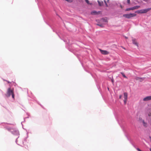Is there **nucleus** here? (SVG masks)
I'll use <instances>...</instances> for the list:
<instances>
[{"mask_svg": "<svg viewBox=\"0 0 151 151\" xmlns=\"http://www.w3.org/2000/svg\"><path fill=\"white\" fill-rule=\"evenodd\" d=\"M11 95H12V97L14 98V94L13 92V89H12L11 88H8L6 96L7 97H9Z\"/></svg>", "mask_w": 151, "mask_h": 151, "instance_id": "f257e3e1", "label": "nucleus"}, {"mask_svg": "<svg viewBox=\"0 0 151 151\" xmlns=\"http://www.w3.org/2000/svg\"><path fill=\"white\" fill-rule=\"evenodd\" d=\"M136 14L135 13H130L129 14H124L123 16L127 19H129L131 17H135Z\"/></svg>", "mask_w": 151, "mask_h": 151, "instance_id": "f03ea898", "label": "nucleus"}, {"mask_svg": "<svg viewBox=\"0 0 151 151\" xmlns=\"http://www.w3.org/2000/svg\"><path fill=\"white\" fill-rule=\"evenodd\" d=\"M151 9V8H149L145 9H143L139 10H138L135 12V13L138 14L145 13L147 12Z\"/></svg>", "mask_w": 151, "mask_h": 151, "instance_id": "7ed1b4c3", "label": "nucleus"}, {"mask_svg": "<svg viewBox=\"0 0 151 151\" xmlns=\"http://www.w3.org/2000/svg\"><path fill=\"white\" fill-rule=\"evenodd\" d=\"M140 7V6H134L133 7H131V8L126 9L125 10V11H129L130 10H133L135 9H137L139 8Z\"/></svg>", "mask_w": 151, "mask_h": 151, "instance_id": "20e7f679", "label": "nucleus"}, {"mask_svg": "<svg viewBox=\"0 0 151 151\" xmlns=\"http://www.w3.org/2000/svg\"><path fill=\"white\" fill-rule=\"evenodd\" d=\"M124 104H126L127 103V96H128L127 93L126 92L124 93Z\"/></svg>", "mask_w": 151, "mask_h": 151, "instance_id": "39448f33", "label": "nucleus"}, {"mask_svg": "<svg viewBox=\"0 0 151 151\" xmlns=\"http://www.w3.org/2000/svg\"><path fill=\"white\" fill-rule=\"evenodd\" d=\"M91 14L92 15H98L101 14V12L99 11L97 12L95 11H93L91 12Z\"/></svg>", "mask_w": 151, "mask_h": 151, "instance_id": "423d86ee", "label": "nucleus"}, {"mask_svg": "<svg viewBox=\"0 0 151 151\" xmlns=\"http://www.w3.org/2000/svg\"><path fill=\"white\" fill-rule=\"evenodd\" d=\"M101 53L103 55H107L109 53V52L106 50H100Z\"/></svg>", "mask_w": 151, "mask_h": 151, "instance_id": "0eeeda50", "label": "nucleus"}, {"mask_svg": "<svg viewBox=\"0 0 151 151\" xmlns=\"http://www.w3.org/2000/svg\"><path fill=\"white\" fill-rule=\"evenodd\" d=\"M151 100V96H147L143 99L144 101H147Z\"/></svg>", "mask_w": 151, "mask_h": 151, "instance_id": "6e6552de", "label": "nucleus"}, {"mask_svg": "<svg viewBox=\"0 0 151 151\" xmlns=\"http://www.w3.org/2000/svg\"><path fill=\"white\" fill-rule=\"evenodd\" d=\"M132 43L138 47V43L137 41L135 39L133 38L132 39Z\"/></svg>", "mask_w": 151, "mask_h": 151, "instance_id": "1a4fd4ad", "label": "nucleus"}, {"mask_svg": "<svg viewBox=\"0 0 151 151\" xmlns=\"http://www.w3.org/2000/svg\"><path fill=\"white\" fill-rule=\"evenodd\" d=\"M97 2L99 6H101L103 5V2L102 1H100L98 0L97 1Z\"/></svg>", "mask_w": 151, "mask_h": 151, "instance_id": "9d476101", "label": "nucleus"}, {"mask_svg": "<svg viewBox=\"0 0 151 151\" xmlns=\"http://www.w3.org/2000/svg\"><path fill=\"white\" fill-rule=\"evenodd\" d=\"M142 123H143V126L145 127H147V123L145 122V121H144V120H142Z\"/></svg>", "mask_w": 151, "mask_h": 151, "instance_id": "9b49d317", "label": "nucleus"}, {"mask_svg": "<svg viewBox=\"0 0 151 151\" xmlns=\"http://www.w3.org/2000/svg\"><path fill=\"white\" fill-rule=\"evenodd\" d=\"M136 80H139L140 81H142L143 80L144 78H140L139 77H137L136 78Z\"/></svg>", "mask_w": 151, "mask_h": 151, "instance_id": "f8f14e48", "label": "nucleus"}, {"mask_svg": "<svg viewBox=\"0 0 151 151\" xmlns=\"http://www.w3.org/2000/svg\"><path fill=\"white\" fill-rule=\"evenodd\" d=\"M85 1L88 4L91 5L92 4V3H89V1L88 0H85Z\"/></svg>", "mask_w": 151, "mask_h": 151, "instance_id": "ddd939ff", "label": "nucleus"}, {"mask_svg": "<svg viewBox=\"0 0 151 151\" xmlns=\"http://www.w3.org/2000/svg\"><path fill=\"white\" fill-rule=\"evenodd\" d=\"M97 25L101 27H104L103 25L102 24H97Z\"/></svg>", "mask_w": 151, "mask_h": 151, "instance_id": "4468645a", "label": "nucleus"}, {"mask_svg": "<svg viewBox=\"0 0 151 151\" xmlns=\"http://www.w3.org/2000/svg\"><path fill=\"white\" fill-rule=\"evenodd\" d=\"M121 74H122V75L125 78H127V77H126L125 75L124 74V73H121Z\"/></svg>", "mask_w": 151, "mask_h": 151, "instance_id": "2eb2a0df", "label": "nucleus"}, {"mask_svg": "<svg viewBox=\"0 0 151 151\" xmlns=\"http://www.w3.org/2000/svg\"><path fill=\"white\" fill-rule=\"evenodd\" d=\"M65 0L69 2H71L73 1V0Z\"/></svg>", "mask_w": 151, "mask_h": 151, "instance_id": "dca6fc26", "label": "nucleus"}, {"mask_svg": "<svg viewBox=\"0 0 151 151\" xmlns=\"http://www.w3.org/2000/svg\"><path fill=\"white\" fill-rule=\"evenodd\" d=\"M104 1L106 4V7H108V5L106 3V1L105 0H104Z\"/></svg>", "mask_w": 151, "mask_h": 151, "instance_id": "f3484780", "label": "nucleus"}, {"mask_svg": "<svg viewBox=\"0 0 151 151\" xmlns=\"http://www.w3.org/2000/svg\"><path fill=\"white\" fill-rule=\"evenodd\" d=\"M127 1L128 4H129L130 3V0H127Z\"/></svg>", "mask_w": 151, "mask_h": 151, "instance_id": "a211bd4d", "label": "nucleus"}, {"mask_svg": "<svg viewBox=\"0 0 151 151\" xmlns=\"http://www.w3.org/2000/svg\"><path fill=\"white\" fill-rule=\"evenodd\" d=\"M139 121H140V122H142V120H143L142 119V118H139Z\"/></svg>", "mask_w": 151, "mask_h": 151, "instance_id": "6ab92c4d", "label": "nucleus"}, {"mask_svg": "<svg viewBox=\"0 0 151 151\" xmlns=\"http://www.w3.org/2000/svg\"><path fill=\"white\" fill-rule=\"evenodd\" d=\"M122 95H120L119 96V98L120 99H121L122 97Z\"/></svg>", "mask_w": 151, "mask_h": 151, "instance_id": "aec40b11", "label": "nucleus"}, {"mask_svg": "<svg viewBox=\"0 0 151 151\" xmlns=\"http://www.w3.org/2000/svg\"><path fill=\"white\" fill-rule=\"evenodd\" d=\"M137 150L138 151H142L140 149H139V148H138L137 149Z\"/></svg>", "mask_w": 151, "mask_h": 151, "instance_id": "412c9836", "label": "nucleus"}, {"mask_svg": "<svg viewBox=\"0 0 151 151\" xmlns=\"http://www.w3.org/2000/svg\"><path fill=\"white\" fill-rule=\"evenodd\" d=\"M111 81H112V82L113 83V82H114V81H113V80H111Z\"/></svg>", "mask_w": 151, "mask_h": 151, "instance_id": "4be33fe9", "label": "nucleus"}, {"mask_svg": "<svg viewBox=\"0 0 151 151\" xmlns=\"http://www.w3.org/2000/svg\"><path fill=\"white\" fill-rule=\"evenodd\" d=\"M120 7H121V8H123V7H122V6L121 5V6H120Z\"/></svg>", "mask_w": 151, "mask_h": 151, "instance_id": "5701e85b", "label": "nucleus"}, {"mask_svg": "<svg viewBox=\"0 0 151 151\" xmlns=\"http://www.w3.org/2000/svg\"><path fill=\"white\" fill-rule=\"evenodd\" d=\"M122 48L123 49H125V48L124 47H122Z\"/></svg>", "mask_w": 151, "mask_h": 151, "instance_id": "b1692460", "label": "nucleus"}, {"mask_svg": "<svg viewBox=\"0 0 151 151\" xmlns=\"http://www.w3.org/2000/svg\"><path fill=\"white\" fill-rule=\"evenodd\" d=\"M109 0H107V2H109Z\"/></svg>", "mask_w": 151, "mask_h": 151, "instance_id": "393cba45", "label": "nucleus"}, {"mask_svg": "<svg viewBox=\"0 0 151 151\" xmlns=\"http://www.w3.org/2000/svg\"><path fill=\"white\" fill-rule=\"evenodd\" d=\"M7 82H8V83H10V82L9 81H7Z\"/></svg>", "mask_w": 151, "mask_h": 151, "instance_id": "a878e982", "label": "nucleus"}, {"mask_svg": "<svg viewBox=\"0 0 151 151\" xmlns=\"http://www.w3.org/2000/svg\"><path fill=\"white\" fill-rule=\"evenodd\" d=\"M150 151H151V148L150 149Z\"/></svg>", "mask_w": 151, "mask_h": 151, "instance_id": "bb28decb", "label": "nucleus"}, {"mask_svg": "<svg viewBox=\"0 0 151 151\" xmlns=\"http://www.w3.org/2000/svg\"><path fill=\"white\" fill-rule=\"evenodd\" d=\"M147 0H145V1H146Z\"/></svg>", "mask_w": 151, "mask_h": 151, "instance_id": "cd10ccee", "label": "nucleus"}]
</instances>
